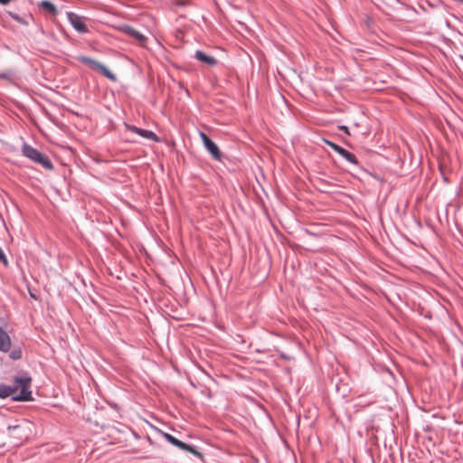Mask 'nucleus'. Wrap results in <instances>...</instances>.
Instances as JSON below:
<instances>
[{"instance_id": "obj_1", "label": "nucleus", "mask_w": 463, "mask_h": 463, "mask_svg": "<svg viewBox=\"0 0 463 463\" xmlns=\"http://www.w3.org/2000/svg\"><path fill=\"white\" fill-rule=\"evenodd\" d=\"M31 383L30 376L14 377V385L0 384V398L12 397L16 402L32 401Z\"/></svg>"}, {"instance_id": "obj_2", "label": "nucleus", "mask_w": 463, "mask_h": 463, "mask_svg": "<svg viewBox=\"0 0 463 463\" xmlns=\"http://www.w3.org/2000/svg\"><path fill=\"white\" fill-rule=\"evenodd\" d=\"M22 153L23 156L30 159L32 162L42 165L45 169L51 170L53 168L52 163L46 155L41 153L27 143H24L22 146Z\"/></svg>"}, {"instance_id": "obj_3", "label": "nucleus", "mask_w": 463, "mask_h": 463, "mask_svg": "<svg viewBox=\"0 0 463 463\" xmlns=\"http://www.w3.org/2000/svg\"><path fill=\"white\" fill-rule=\"evenodd\" d=\"M77 60L92 69L99 71L105 77L115 81L117 77L105 65L87 56H78Z\"/></svg>"}, {"instance_id": "obj_4", "label": "nucleus", "mask_w": 463, "mask_h": 463, "mask_svg": "<svg viewBox=\"0 0 463 463\" xmlns=\"http://www.w3.org/2000/svg\"><path fill=\"white\" fill-rule=\"evenodd\" d=\"M199 136L203 141L204 147L207 149V151L212 155V156L215 160L220 161L222 159V153H221L218 146L213 141H212L204 132L200 131Z\"/></svg>"}, {"instance_id": "obj_5", "label": "nucleus", "mask_w": 463, "mask_h": 463, "mask_svg": "<svg viewBox=\"0 0 463 463\" xmlns=\"http://www.w3.org/2000/svg\"><path fill=\"white\" fill-rule=\"evenodd\" d=\"M120 31L126 33L127 35L134 38L140 46H146L147 38L140 32L137 31L129 25H122L120 27Z\"/></svg>"}, {"instance_id": "obj_6", "label": "nucleus", "mask_w": 463, "mask_h": 463, "mask_svg": "<svg viewBox=\"0 0 463 463\" xmlns=\"http://www.w3.org/2000/svg\"><path fill=\"white\" fill-rule=\"evenodd\" d=\"M67 17L72 27L80 33L88 32L87 25L81 21V17L72 12L67 13Z\"/></svg>"}, {"instance_id": "obj_7", "label": "nucleus", "mask_w": 463, "mask_h": 463, "mask_svg": "<svg viewBox=\"0 0 463 463\" xmlns=\"http://www.w3.org/2000/svg\"><path fill=\"white\" fill-rule=\"evenodd\" d=\"M125 126L128 130L136 133L146 139H149L156 142L159 140L156 133L151 130L143 129L129 124H126Z\"/></svg>"}, {"instance_id": "obj_8", "label": "nucleus", "mask_w": 463, "mask_h": 463, "mask_svg": "<svg viewBox=\"0 0 463 463\" xmlns=\"http://www.w3.org/2000/svg\"><path fill=\"white\" fill-rule=\"evenodd\" d=\"M11 348V338L7 332L0 326V351L8 352Z\"/></svg>"}, {"instance_id": "obj_9", "label": "nucleus", "mask_w": 463, "mask_h": 463, "mask_svg": "<svg viewBox=\"0 0 463 463\" xmlns=\"http://www.w3.org/2000/svg\"><path fill=\"white\" fill-rule=\"evenodd\" d=\"M194 57L201 62L206 63L210 66H214L217 63V60L215 58L206 54L203 51H196L194 53Z\"/></svg>"}, {"instance_id": "obj_10", "label": "nucleus", "mask_w": 463, "mask_h": 463, "mask_svg": "<svg viewBox=\"0 0 463 463\" xmlns=\"http://www.w3.org/2000/svg\"><path fill=\"white\" fill-rule=\"evenodd\" d=\"M175 446L179 448L182 450L188 451L200 458H203V454L201 452H199L194 447H193L189 444H186L179 439L177 440V442L175 443Z\"/></svg>"}, {"instance_id": "obj_11", "label": "nucleus", "mask_w": 463, "mask_h": 463, "mask_svg": "<svg viewBox=\"0 0 463 463\" xmlns=\"http://www.w3.org/2000/svg\"><path fill=\"white\" fill-rule=\"evenodd\" d=\"M40 7H42L43 10L47 11L48 13H50L52 15H55L58 13L56 6L52 2H50L48 0L42 1L40 3Z\"/></svg>"}, {"instance_id": "obj_12", "label": "nucleus", "mask_w": 463, "mask_h": 463, "mask_svg": "<svg viewBox=\"0 0 463 463\" xmlns=\"http://www.w3.org/2000/svg\"><path fill=\"white\" fill-rule=\"evenodd\" d=\"M341 156L354 165H358V160L356 156L346 149L343 152V155Z\"/></svg>"}, {"instance_id": "obj_13", "label": "nucleus", "mask_w": 463, "mask_h": 463, "mask_svg": "<svg viewBox=\"0 0 463 463\" xmlns=\"http://www.w3.org/2000/svg\"><path fill=\"white\" fill-rule=\"evenodd\" d=\"M9 357L12 360H19L22 358V350L20 347L13 348L9 353Z\"/></svg>"}, {"instance_id": "obj_14", "label": "nucleus", "mask_w": 463, "mask_h": 463, "mask_svg": "<svg viewBox=\"0 0 463 463\" xmlns=\"http://www.w3.org/2000/svg\"><path fill=\"white\" fill-rule=\"evenodd\" d=\"M164 438L169 442L171 443L172 445H175V443L177 442L178 439H176L175 437H174L173 435L169 434V433H164L163 434Z\"/></svg>"}, {"instance_id": "obj_15", "label": "nucleus", "mask_w": 463, "mask_h": 463, "mask_svg": "<svg viewBox=\"0 0 463 463\" xmlns=\"http://www.w3.org/2000/svg\"><path fill=\"white\" fill-rule=\"evenodd\" d=\"M7 14L16 22L20 24H24L23 18H21L17 14H14L13 12H7Z\"/></svg>"}, {"instance_id": "obj_16", "label": "nucleus", "mask_w": 463, "mask_h": 463, "mask_svg": "<svg viewBox=\"0 0 463 463\" xmlns=\"http://www.w3.org/2000/svg\"><path fill=\"white\" fill-rule=\"evenodd\" d=\"M323 141L327 145L329 146L333 150H336L338 148V145L335 144L334 142H331L330 140H327V139H323Z\"/></svg>"}, {"instance_id": "obj_17", "label": "nucleus", "mask_w": 463, "mask_h": 463, "mask_svg": "<svg viewBox=\"0 0 463 463\" xmlns=\"http://www.w3.org/2000/svg\"><path fill=\"white\" fill-rule=\"evenodd\" d=\"M190 0H176V5L178 6H184L189 4Z\"/></svg>"}, {"instance_id": "obj_18", "label": "nucleus", "mask_w": 463, "mask_h": 463, "mask_svg": "<svg viewBox=\"0 0 463 463\" xmlns=\"http://www.w3.org/2000/svg\"><path fill=\"white\" fill-rule=\"evenodd\" d=\"M20 428H21V426H19V425H15V426H9V427H8V430H9V432H10V433H13V434H14V431H16V430H18Z\"/></svg>"}, {"instance_id": "obj_19", "label": "nucleus", "mask_w": 463, "mask_h": 463, "mask_svg": "<svg viewBox=\"0 0 463 463\" xmlns=\"http://www.w3.org/2000/svg\"><path fill=\"white\" fill-rule=\"evenodd\" d=\"M345 149L343 148L342 146H338V148L335 150L336 153H338L340 156L343 155V152L345 151Z\"/></svg>"}, {"instance_id": "obj_20", "label": "nucleus", "mask_w": 463, "mask_h": 463, "mask_svg": "<svg viewBox=\"0 0 463 463\" xmlns=\"http://www.w3.org/2000/svg\"><path fill=\"white\" fill-rule=\"evenodd\" d=\"M340 129H342L343 131H345L346 134H349V131H348V128L345 127V126H341L340 127Z\"/></svg>"}, {"instance_id": "obj_21", "label": "nucleus", "mask_w": 463, "mask_h": 463, "mask_svg": "<svg viewBox=\"0 0 463 463\" xmlns=\"http://www.w3.org/2000/svg\"><path fill=\"white\" fill-rule=\"evenodd\" d=\"M11 2V0H0L1 5H7Z\"/></svg>"}]
</instances>
